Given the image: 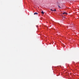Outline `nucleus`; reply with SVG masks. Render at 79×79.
I'll return each mask as SVG.
<instances>
[{"label":"nucleus","instance_id":"2","mask_svg":"<svg viewBox=\"0 0 79 79\" xmlns=\"http://www.w3.org/2000/svg\"><path fill=\"white\" fill-rule=\"evenodd\" d=\"M34 15H38V13H37V12H35L34 13Z\"/></svg>","mask_w":79,"mask_h":79},{"label":"nucleus","instance_id":"4","mask_svg":"<svg viewBox=\"0 0 79 79\" xmlns=\"http://www.w3.org/2000/svg\"><path fill=\"white\" fill-rule=\"evenodd\" d=\"M41 13L42 14H44V12L43 11H41Z\"/></svg>","mask_w":79,"mask_h":79},{"label":"nucleus","instance_id":"5","mask_svg":"<svg viewBox=\"0 0 79 79\" xmlns=\"http://www.w3.org/2000/svg\"><path fill=\"white\" fill-rule=\"evenodd\" d=\"M58 6L59 8H61V7H60V6L58 5Z\"/></svg>","mask_w":79,"mask_h":79},{"label":"nucleus","instance_id":"3","mask_svg":"<svg viewBox=\"0 0 79 79\" xmlns=\"http://www.w3.org/2000/svg\"><path fill=\"white\" fill-rule=\"evenodd\" d=\"M64 14L67 15V13H65V12L63 13V15H64Z\"/></svg>","mask_w":79,"mask_h":79},{"label":"nucleus","instance_id":"1","mask_svg":"<svg viewBox=\"0 0 79 79\" xmlns=\"http://www.w3.org/2000/svg\"><path fill=\"white\" fill-rule=\"evenodd\" d=\"M51 11H56V9H54L52 10V9H51Z\"/></svg>","mask_w":79,"mask_h":79}]
</instances>
